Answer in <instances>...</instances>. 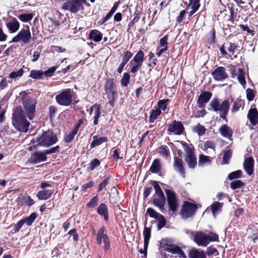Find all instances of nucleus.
I'll return each mask as SVG.
<instances>
[{"instance_id": "obj_1", "label": "nucleus", "mask_w": 258, "mask_h": 258, "mask_svg": "<svg viewBox=\"0 0 258 258\" xmlns=\"http://www.w3.org/2000/svg\"><path fill=\"white\" fill-rule=\"evenodd\" d=\"M12 122L14 127L19 132L27 133L28 131L30 122L26 118L25 112L21 107L14 110Z\"/></svg>"}, {"instance_id": "obj_2", "label": "nucleus", "mask_w": 258, "mask_h": 258, "mask_svg": "<svg viewBox=\"0 0 258 258\" xmlns=\"http://www.w3.org/2000/svg\"><path fill=\"white\" fill-rule=\"evenodd\" d=\"M194 236V241L199 246H207L211 241H217L218 240L219 236L218 234L214 233H211L210 235L206 233L198 231L194 233L191 232Z\"/></svg>"}, {"instance_id": "obj_3", "label": "nucleus", "mask_w": 258, "mask_h": 258, "mask_svg": "<svg viewBox=\"0 0 258 258\" xmlns=\"http://www.w3.org/2000/svg\"><path fill=\"white\" fill-rule=\"evenodd\" d=\"M38 145L44 147H49L55 144L58 140L56 135L51 130L43 132L36 138Z\"/></svg>"}, {"instance_id": "obj_4", "label": "nucleus", "mask_w": 258, "mask_h": 258, "mask_svg": "<svg viewBox=\"0 0 258 258\" xmlns=\"http://www.w3.org/2000/svg\"><path fill=\"white\" fill-rule=\"evenodd\" d=\"M213 111L218 112L221 118L226 120V116L229 111L230 104L227 100L220 102L217 98H214L210 103Z\"/></svg>"}, {"instance_id": "obj_5", "label": "nucleus", "mask_w": 258, "mask_h": 258, "mask_svg": "<svg viewBox=\"0 0 258 258\" xmlns=\"http://www.w3.org/2000/svg\"><path fill=\"white\" fill-rule=\"evenodd\" d=\"M59 149L60 147L56 146L50 149L45 150L43 151L35 152L31 155L28 161L33 164H38L46 161L47 160L46 155L58 152Z\"/></svg>"}, {"instance_id": "obj_6", "label": "nucleus", "mask_w": 258, "mask_h": 258, "mask_svg": "<svg viewBox=\"0 0 258 258\" xmlns=\"http://www.w3.org/2000/svg\"><path fill=\"white\" fill-rule=\"evenodd\" d=\"M104 88L108 103L112 107H114L116 102L115 96L117 95V89L113 79H107Z\"/></svg>"}, {"instance_id": "obj_7", "label": "nucleus", "mask_w": 258, "mask_h": 258, "mask_svg": "<svg viewBox=\"0 0 258 258\" xmlns=\"http://www.w3.org/2000/svg\"><path fill=\"white\" fill-rule=\"evenodd\" d=\"M86 4V0H69L62 4V9L72 13H77L84 10L83 4Z\"/></svg>"}, {"instance_id": "obj_8", "label": "nucleus", "mask_w": 258, "mask_h": 258, "mask_svg": "<svg viewBox=\"0 0 258 258\" xmlns=\"http://www.w3.org/2000/svg\"><path fill=\"white\" fill-rule=\"evenodd\" d=\"M153 185L155 190V195L153 198V203L158 207L161 211L164 209L166 199L164 193L160 186L156 182L154 181Z\"/></svg>"}, {"instance_id": "obj_9", "label": "nucleus", "mask_w": 258, "mask_h": 258, "mask_svg": "<svg viewBox=\"0 0 258 258\" xmlns=\"http://www.w3.org/2000/svg\"><path fill=\"white\" fill-rule=\"evenodd\" d=\"M37 101L35 98H25L22 104L25 109V113L27 114V117L32 120L35 116V107Z\"/></svg>"}, {"instance_id": "obj_10", "label": "nucleus", "mask_w": 258, "mask_h": 258, "mask_svg": "<svg viewBox=\"0 0 258 258\" xmlns=\"http://www.w3.org/2000/svg\"><path fill=\"white\" fill-rule=\"evenodd\" d=\"M31 38V34L29 27L27 25L25 28L21 29L9 43L22 42L23 44H26L30 41Z\"/></svg>"}, {"instance_id": "obj_11", "label": "nucleus", "mask_w": 258, "mask_h": 258, "mask_svg": "<svg viewBox=\"0 0 258 258\" xmlns=\"http://www.w3.org/2000/svg\"><path fill=\"white\" fill-rule=\"evenodd\" d=\"M73 93L70 89L62 91L56 96V102L60 105L69 106L72 102Z\"/></svg>"}, {"instance_id": "obj_12", "label": "nucleus", "mask_w": 258, "mask_h": 258, "mask_svg": "<svg viewBox=\"0 0 258 258\" xmlns=\"http://www.w3.org/2000/svg\"><path fill=\"white\" fill-rule=\"evenodd\" d=\"M183 149L186 153L185 161L190 168H194L197 165V158L195 155L194 149L189 147L188 145L181 142Z\"/></svg>"}, {"instance_id": "obj_13", "label": "nucleus", "mask_w": 258, "mask_h": 258, "mask_svg": "<svg viewBox=\"0 0 258 258\" xmlns=\"http://www.w3.org/2000/svg\"><path fill=\"white\" fill-rule=\"evenodd\" d=\"M166 193L167 203L170 210L173 212H175L177 211L178 207V199L176 195L175 192L172 190L166 189L165 190Z\"/></svg>"}, {"instance_id": "obj_14", "label": "nucleus", "mask_w": 258, "mask_h": 258, "mask_svg": "<svg viewBox=\"0 0 258 258\" xmlns=\"http://www.w3.org/2000/svg\"><path fill=\"white\" fill-rule=\"evenodd\" d=\"M97 243L101 245L103 241L104 246L103 248L105 251L108 250L110 248V241L109 238L105 232L104 227H102L97 232Z\"/></svg>"}, {"instance_id": "obj_15", "label": "nucleus", "mask_w": 258, "mask_h": 258, "mask_svg": "<svg viewBox=\"0 0 258 258\" xmlns=\"http://www.w3.org/2000/svg\"><path fill=\"white\" fill-rule=\"evenodd\" d=\"M197 209L195 204L185 202L182 207L180 214L183 218L187 219L194 215Z\"/></svg>"}, {"instance_id": "obj_16", "label": "nucleus", "mask_w": 258, "mask_h": 258, "mask_svg": "<svg viewBox=\"0 0 258 258\" xmlns=\"http://www.w3.org/2000/svg\"><path fill=\"white\" fill-rule=\"evenodd\" d=\"M213 78L217 81H221L228 78V75L226 72L225 69L222 67H219L212 73Z\"/></svg>"}, {"instance_id": "obj_17", "label": "nucleus", "mask_w": 258, "mask_h": 258, "mask_svg": "<svg viewBox=\"0 0 258 258\" xmlns=\"http://www.w3.org/2000/svg\"><path fill=\"white\" fill-rule=\"evenodd\" d=\"M143 236H144V249L143 250L141 249L139 250V252L141 254H144L146 256L147 255V251L149 244V239L151 237V229L148 228L146 226L144 227V231H143Z\"/></svg>"}, {"instance_id": "obj_18", "label": "nucleus", "mask_w": 258, "mask_h": 258, "mask_svg": "<svg viewBox=\"0 0 258 258\" xmlns=\"http://www.w3.org/2000/svg\"><path fill=\"white\" fill-rule=\"evenodd\" d=\"M168 131L175 135H179L183 133L184 127L180 121H174L172 124L169 126Z\"/></svg>"}, {"instance_id": "obj_19", "label": "nucleus", "mask_w": 258, "mask_h": 258, "mask_svg": "<svg viewBox=\"0 0 258 258\" xmlns=\"http://www.w3.org/2000/svg\"><path fill=\"white\" fill-rule=\"evenodd\" d=\"M212 96L211 92L205 91L202 93L198 98L197 104L200 108L205 107L206 103L209 101Z\"/></svg>"}, {"instance_id": "obj_20", "label": "nucleus", "mask_w": 258, "mask_h": 258, "mask_svg": "<svg viewBox=\"0 0 258 258\" xmlns=\"http://www.w3.org/2000/svg\"><path fill=\"white\" fill-rule=\"evenodd\" d=\"M165 250L172 254H178L181 258H186L183 251L178 246L175 245H167L164 248Z\"/></svg>"}, {"instance_id": "obj_21", "label": "nucleus", "mask_w": 258, "mask_h": 258, "mask_svg": "<svg viewBox=\"0 0 258 258\" xmlns=\"http://www.w3.org/2000/svg\"><path fill=\"white\" fill-rule=\"evenodd\" d=\"M254 160L252 157L246 158L243 163V167L248 175H251L253 173Z\"/></svg>"}, {"instance_id": "obj_22", "label": "nucleus", "mask_w": 258, "mask_h": 258, "mask_svg": "<svg viewBox=\"0 0 258 258\" xmlns=\"http://www.w3.org/2000/svg\"><path fill=\"white\" fill-rule=\"evenodd\" d=\"M6 26L10 33H14L19 29L20 24L16 18H13L11 21L7 22Z\"/></svg>"}, {"instance_id": "obj_23", "label": "nucleus", "mask_w": 258, "mask_h": 258, "mask_svg": "<svg viewBox=\"0 0 258 258\" xmlns=\"http://www.w3.org/2000/svg\"><path fill=\"white\" fill-rule=\"evenodd\" d=\"M173 167L177 172L184 178L185 171L183 166V162L181 158L177 157H174Z\"/></svg>"}, {"instance_id": "obj_24", "label": "nucleus", "mask_w": 258, "mask_h": 258, "mask_svg": "<svg viewBox=\"0 0 258 258\" xmlns=\"http://www.w3.org/2000/svg\"><path fill=\"white\" fill-rule=\"evenodd\" d=\"M188 257L189 258H206V255L203 250L192 248L189 251Z\"/></svg>"}, {"instance_id": "obj_25", "label": "nucleus", "mask_w": 258, "mask_h": 258, "mask_svg": "<svg viewBox=\"0 0 258 258\" xmlns=\"http://www.w3.org/2000/svg\"><path fill=\"white\" fill-rule=\"evenodd\" d=\"M247 117L253 125H256L258 120V112L256 108H251L248 111Z\"/></svg>"}, {"instance_id": "obj_26", "label": "nucleus", "mask_w": 258, "mask_h": 258, "mask_svg": "<svg viewBox=\"0 0 258 258\" xmlns=\"http://www.w3.org/2000/svg\"><path fill=\"white\" fill-rule=\"evenodd\" d=\"M221 136L226 138H230L232 136V130L226 125H223L219 129Z\"/></svg>"}, {"instance_id": "obj_27", "label": "nucleus", "mask_w": 258, "mask_h": 258, "mask_svg": "<svg viewBox=\"0 0 258 258\" xmlns=\"http://www.w3.org/2000/svg\"><path fill=\"white\" fill-rule=\"evenodd\" d=\"M144 53L142 50H139L135 55L133 59L130 62V64L134 63L143 64L144 61Z\"/></svg>"}, {"instance_id": "obj_28", "label": "nucleus", "mask_w": 258, "mask_h": 258, "mask_svg": "<svg viewBox=\"0 0 258 258\" xmlns=\"http://www.w3.org/2000/svg\"><path fill=\"white\" fill-rule=\"evenodd\" d=\"M93 140L90 145V147L91 148L99 146L102 143L106 142L108 141L107 138L106 137L98 138L97 136H94L93 137Z\"/></svg>"}, {"instance_id": "obj_29", "label": "nucleus", "mask_w": 258, "mask_h": 258, "mask_svg": "<svg viewBox=\"0 0 258 258\" xmlns=\"http://www.w3.org/2000/svg\"><path fill=\"white\" fill-rule=\"evenodd\" d=\"M97 212L100 215L103 216L104 219L105 221H108V210L105 204H101L97 209Z\"/></svg>"}, {"instance_id": "obj_30", "label": "nucleus", "mask_w": 258, "mask_h": 258, "mask_svg": "<svg viewBox=\"0 0 258 258\" xmlns=\"http://www.w3.org/2000/svg\"><path fill=\"white\" fill-rule=\"evenodd\" d=\"M52 193L53 191L51 190L44 189L38 192L36 196L39 200H46L51 197Z\"/></svg>"}, {"instance_id": "obj_31", "label": "nucleus", "mask_w": 258, "mask_h": 258, "mask_svg": "<svg viewBox=\"0 0 258 258\" xmlns=\"http://www.w3.org/2000/svg\"><path fill=\"white\" fill-rule=\"evenodd\" d=\"M102 33L97 30H92L89 34V38L95 42H99L102 38Z\"/></svg>"}, {"instance_id": "obj_32", "label": "nucleus", "mask_w": 258, "mask_h": 258, "mask_svg": "<svg viewBox=\"0 0 258 258\" xmlns=\"http://www.w3.org/2000/svg\"><path fill=\"white\" fill-rule=\"evenodd\" d=\"M161 164L159 159H155L150 167V171L154 173H157L161 170Z\"/></svg>"}, {"instance_id": "obj_33", "label": "nucleus", "mask_w": 258, "mask_h": 258, "mask_svg": "<svg viewBox=\"0 0 258 258\" xmlns=\"http://www.w3.org/2000/svg\"><path fill=\"white\" fill-rule=\"evenodd\" d=\"M43 72L41 70H33L30 71L29 77L34 79H42Z\"/></svg>"}, {"instance_id": "obj_34", "label": "nucleus", "mask_w": 258, "mask_h": 258, "mask_svg": "<svg viewBox=\"0 0 258 258\" xmlns=\"http://www.w3.org/2000/svg\"><path fill=\"white\" fill-rule=\"evenodd\" d=\"M37 215L36 213H32L29 217L22 219V220L24 224L25 223L28 226H31L37 218Z\"/></svg>"}, {"instance_id": "obj_35", "label": "nucleus", "mask_w": 258, "mask_h": 258, "mask_svg": "<svg viewBox=\"0 0 258 258\" xmlns=\"http://www.w3.org/2000/svg\"><path fill=\"white\" fill-rule=\"evenodd\" d=\"M211 163V161L210 157L204 155H200L199 160V165L203 166L205 165H210Z\"/></svg>"}, {"instance_id": "obj_36", "label": "nucleus", "mask_w": 258, "mask_h": 258, "mask_svg": "<svg viewBox=\"0 0 258 258\" xmlns=\"http://www.w3.org/2000/svg\"><path fill=\"white\" fill-rule=\"evenodd\" d=\"M161 113V111L159 108H155L153 110L149 117V122L151 123L154 122Z\"/></svg>"}, {"instance_id": "obj_37", "label": "nucleus", "mask_w": 258, "mask_h": 258, "mask_svg": "<svg viewBox=\"0 0 258 258\" xmlns=\"http://www.w3.org/2000/svg\"><path fill=\"white\" fill-rule=\"evenodd\" d=\"M33 18V14L32 13L23 14L18 16V18L23 22H28L31 21Z\"/></svg>"}, {"instance_id": "obj_38", "label": "nucleus", "mask_w": 258, "mask_h": 258, "mask_svg": "<svg viewBox=\"0 0 258 258\" xmlns=\"http://www.w3.org/2000/svg\"><path fill=\"white\" fill-rule=\"evenodd\" d=\"M95 111H94V120L93 123L94 125H97L98 123V119L100 116L101 114V106H96L94 107Z\"/></svg>"}, {"instance_id": "obj_39", "label": "nucleus", "mask_w": 258, "mask_h": 258, "mask_svg": "<svg viewBox=\"0 0 258 258\" xmlns=\"http://www.w3.org/2000/svg\"><path fill=\"white\" fill-rule=\"evenodd\" d=\"M24 74V71L22 69L17 71H13L9 75V77L10 79H16L18 78L21 77Z\"/></svg>"}, {"instance_id": "obj_40", "label": "nucleus", "mask_w": 258, "mask_h": 258, "mask_svg": "<svg viewBox=\"0 0 258 258\" xmlns=\"http://www.w3.org/2000/svg\"><path fill=\"white\" fill-rule=\"evenodd\" d=\"M193 131L197 133L199 136H201L205 134L206 130L204 126L199 123L194 127Z\"/></svg>"}, {"instance_id": "obj_41", "label": "nucleus", "mask_w": 258, "mask_h": 258, "mask_svg": "<svg viewBox=\"0 0 258 258\" xmlns=\"http://www.w3.org/2000/svg\"><path fill=\"white\" fill-rule=\"evenodd\" d=\"M225 47L227 50L232 54H234L237 48V46L236 44L230 42L225 43Z\"/></svg>"}, {"instance_id": "obj_42", "label": "nucleus", "mask_w": 258, "mask_h": 258, "mask_svg": "<svg viewBox=\"0 0 258 258\" xmlns=\"http://www.w3.org/2000/svg\"><path fill=\"white\" fill-rule=\"evenodd\" d=\"M245 185V183L241 180H236L230 183V187L232 189L239 188Z\"/></svg>"}, {"instance_id": "obj_43", "label": "nucleus", "mask_w": 258, "mask_h": 258, "mask_svg": "<svg viewBox=\"0 0 258 258\" xmlns=\"http://www.w3.org/2000/svg\"><path fill=\"white\" fill-rule=\"evenodd\" d=\"M222 206V204L219 202H214L212 205V212L213 214L215 216L217 213L221 210Z\"/></svg>"}, {"instance_id": "obj_44", "label": "nucleus", "mask_w": 258, "mask_h": 258, "mask_svg": "<svg viewBox=\"0 0 258 258\" xmlns=\"http://www.w3.org/2000/svg\"><path fill=\"white\" fill-rule=\"evenodd\" d=\"M242 176L241 170H238L234 172H231L228 175V178L230 180H233L236 178H239Z\"/></svg>"}, {"instance_id": "obj_45", "label": "nucleus", "mask_w": 258, "mask_h": 258, "mask_svg": "<svg viewBox=\"0 0 258 258\" xmlns=\"http://www.w3.org/2000/svg\"><path fill=\"white\" fill-rule=\"evenodd\" d=\"M130 79V75L127 73H125L123 74V77L121 80V85L122 86H127Z\"/></svg>"}, {"instance_id": "obj_46", "label": "nucleus", "mask_w": 258, "mask_h": 258, "mask_svg": "<svg viewBox=\"0 0 258 258\" xmlns=\"http://www.w3.org/2000/svg\"><path fill=\"white\" fill-rule=\"evenodd\" d=\"M100 164V161L97 159H94L91 161L88 167V169L90 171L93 170L96 167L98 166Z\"/></svg>"}, {"instance_id": "obj_47", "label": "nucleus", "mask_w": 258, "mask_h": 258, "mask_svg": "<svg viewBox=\"0 0 258 258\" xmlns=\"http://www.w3.org/2000/svg\"><path fill=\"white\" fill-rule=\"evenodd\" d=\"M77 134L76 131H73L68 134L64 136V141L66 143L71 142L74 138L75 135Z\"/></svg>"}, {"instance_id": "obj_48", "label": "nucleus", "mask_w": 258, "mask_h": 258, "mask_svg": "<svg viewBox=\"0 0 258 258\" xmlns=\"http://www.w3.org/2000/svg\"><path fill=\"white\" fill-rule=\"evenodd\" d=\"M156 220L158 221V230H160L162 228L164 227L166 225V220L164 217L161 215L159 218H158Z\"/></svg>"}, {"instance_id": "obj_49", "label": "nucleus", "mask_w": 258, "mask_h": 258, "mask_svg": "<svg viewBox=\"0 0 258 258\" xmlns=\"http://www.w3.org/2000/svg\"><path fill=\"white\" fill-rule=\"evenodd\" d=\"M147 213L151 217L154 218L155 219H157L161 215L160 214L157 213L152 208H148L147 210Z\"/></svg>"}, {"instance_id": "obj_50", "label": "nucleus", "mask_w": 258, "mask_h": 258, "mask_svg": "<svg viewBox=\"0 0 258 258\" xmlns=\"http://www.w3.org/2000/svg\"><path fill=\"white\" fill-rule=\"evenodd\" d=\"M232 155V152L230 150L227 151L224 154L223 159V163L227 164L229 163V160Z\"/></svg>"}, {"instance_id": "obj_51", "label": "nucleus", "mask_w": 258, "mask_h": 258, "mask_svg": "<svg viewBox=\"0 0 258 258\" xmlns=\"http://www.w3.org/2000/svg\"><path fill=\"white\" fill-rule=\"evenodd\" d=\"M238 79L240 83L243 85L245 84V77L241 69H238Z\"/></svg>"}, {"instance_id": "obj_52", "label": "nucleus", "mask_w": 258, "mask_h": 258, "mask_svg": "<svg viewBox=\"0 0 258 258\" xmlns=\"http://www.w3.org/2000/svg\"><path fill=\"white\" fill-rule=\"evenodd\" d=\"M168 101V99L161 100L158 103V108L160 110L161 109L163 111L165 110L167 108V102Z\"/></svg>"}, {"instance_id": "obj_53", "label": "nucleus", "mask_w": 258, "mask_h": 258, "mask_svg": "<svg viewBox=\"0 0 258 258\" xmlns=\"http://www.w3.org/2000/svg\"><path fill=\"white\" fill-rule=\"evenodd\" d=\"M133 54L131 51H126L124 52L122 61L126 63L130 58L132 57Z\"/></svg>"}, {"instance_id": "obj_54", "label": "nucleus", "mask_w": 258, "mask_h": 258, "mask_svg": "<svg viewBox=\"0 0 258 258\" xmlns=\"http://www.w3.org/2000/svg\"><path fill=\"white\" fill-rule=\"evenodd\" d=\"M56 69V67H52L48 69L47 70L43 72V75L47 77H51L53 75V73L55 71Z\"/></svg>"}, {"instance_id": "obj_55", "label": "nucleus", "mask_w": 258, "mask_h": 258, "mask_svg": "<svg viewBox=\"0 0 258 258\" xmlns=\"http://www.w3.org/2000/svg\"><path fill=\"white\" fill-rule=\"evenodd\" d=\"M110 181V177L108 176L105 180H104L98 186V191H101L103 188H105L109 183Z\"/></svg>"}, {"instance_id": "obj_56", "label": "nucleus", "mask_w": 258, "mask_h": 258, "mask_svg": "<svg viewBox=\"0 0 258 258\" xmlns=\"http://www.w3.org/2000/svg\"><path fill=\"white\" fill-rule=\"evenodd\" d=\"M130 66H132L131 72L135 74L141 69L142 64L140 63H134V64H130Z\"/></svg>"}, {"instance_id": "obj_57", "label": "nucleus", "mask_w": 258, "mask_h": 258, "mask_svg": "<svg viewBox=\"0 0 258 258\" xmlns=\"http://www.w3.org/2000/svg\"><path fill=\"white\" fill-rule=\"evenodd\" d=\"M215 144L212 142V141H207L204 144V149L207 150L208 149L210 148L213 150V151H215Z\"/></svg>"}, {"instance_id": "obj_58", "label": "nucleus", "mask_w": 258, "mask_h": 258, "mask_svg": "<svg viewBox=\"0 0 258 258\" xmlns=\"http://www.w3.org/2000/svg\"><path fill=\"white\" fill-rule=\"evenodd\" d=\"M241 105H242L241 100H240L236 102H234L232 106V112L237 111L239 110V109L240 108V107L241 106Z\"/></svg>"}, {"instance_id": "obj_59", "label": "nucleus", "mask_w": 258, "mask_h": 258, "mask_svg": "<svg viewBox=\"0 0 258 258\" xmlns=\"http://www.w3.org/2000/svg\"><path fill=\"white\" fill-rule=\"evenodd\" d=\"M98 202V198L97 196H95L91 200V201L87 204V206L89 207L93 208L95 207Z\"/></svg>"}, {"instance_id": "obj_60", "label": "nucleus", "mask_w": 258, "mask_h": 258, "mask_svg": "<svg viewBox=\"0 0 258 258\" xmlns=\"http://www.w3.org/2000/svg\"><path fill=\"white\" fill-rule=\"evenodd\" d=\"M168 39V36L167 35H165L163 38H162L159 41V46L160 47H163L167 45V40Z\"/></svg>"}, {"instance_id": "obj_61", "label": "nucleus", "mask_w": 258, "mask_h": 258, "mask_svg": "<svg viewBox=\"0 0 258 258\" xmlns=\"http://www.w3.org/2000/svg\"><path fill=\"white\" fill-rule=\"evenodd\" d=\"M24 222L22 220H20L17 224H16L15 225H14V232H18L20 229L21 228V227H22V226L24 224Z\"/></svg>"}, {"instance_id": "obj_62", "label": "nucleus", "mask_w": 258, "mask_h": 258, "mask_svg": "<svg viewBox=\"0 0 258 258\" xmlns=\"http://www.w3.org/2000/svg\"><path fill=\"white\" fill-rule=\"evenodd\" d=\"M186 11L185 10L181 11L179 13V16L176 18V22L179 23H181L183 21V18H184V16L186 14Z\"/></svg>"}, {"instance_id": "obj_63", "label": "nucleus", "mask_w": 258, "mask_h": 258, "mask_svg": "<svg viewBox=\"0 0 258 258\" xmlns=\"http://www.w3.org/2000/svg\"><path fill=\"white\" fill-rule=\"evenodd\" d=\"M216 252H217V255L219 254L217 249L215 247L209 246L207 249L206 253L208 255H211Z\"/></svg>"}, {"instance_id": "obj_64", "label": "nucleus", "mask_w": 258, "mask_h": 258, "mask_svg": "<svg viewBox=\"0 0 258 258\" xmlns=\"http://www.w3.org/2000/svg\"><path fill=\"white\" fill-rule=\"evenodd\" d=\"M8 86V81L6 78H3L0 82V91L5 89Z\"/></svg>"}]
</instances>
